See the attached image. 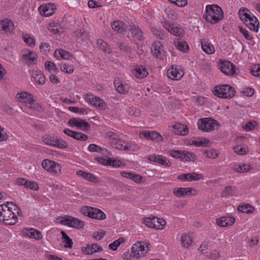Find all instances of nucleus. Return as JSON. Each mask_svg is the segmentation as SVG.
<instances>
[{"label":"nucleus","instance_id":"nucleus-1","mask_svg":"<svg viewBox=\"0 0 260 260\" xmlns=\"http://www.w3.org/2000/svg\"><path fill=\"white\" fill-rule=\"evenodd\" d=\"M21 212L18 206L12 202H7V205H0V221L7 225H14L17 221V215Z\"/></svg>","mask_w":260,"mask_h":260},{"label":"nucleus","instance_id":"nucleus-2","mask_svg":"<svg viewBox=\"0 0 260 260\" xmlns=\"http://www.w3.org/2000/svg\"><path fill=\"white\" fill-rule=\"evenodd\" d=\"M205 13V18L211 24H216L224 18L223 12L217 5H207Z\"/></svg>","mask_w":260,"mask_h":260},{"label":"nucleus","instance_id":"nucleus-3","mask_svg":"<svg viewBox=\"0 0 260 260\" xmlns=\"http://www.w3.org/2000/svg\"><path fill=\"white\" fill-rule=\"evenodd\" d=\"M235 89L228 84L217 85L214 87L213 93L215 95L223 99H231L235 96Z\"/></svg>","mask_w":260,"mask_h":260},{"label":"nucleus","instance_id":"nucleus-4","mask_svg":"<svg viewBox=\"0 0 260 260\" xmlns=\"http://www.w3.org/2000/svg\"><path fill=\"white\" fill-rule=\"evenodd\" d=\"M42 140L46 144L60 149H65L68 146L66 141L58 139L54 135H46L42 137Z\"/></svg>","mask_w":260,"mask_h":260},{"label":"nucleus","instance_id":"nucleus-5","mask_svg":"<svg viewBox=\"0 0 260 260\" xmlns=\"http://www.w3.org/2000/svg\"><path fill=\"white\" fill-rule=\"evenodd\" d=\"M149 250V244L142 241L137 242L133 245L131 248L132 253L137 259L144 256Z\"/></svg>","mask_w":260,"mask_h":260},{"label":"nucleus","instance_id":"nucleus-6","mask_svg":"<svg viewBox=\"0 0 260 260\" xmlns=\"http://www.w3.org/2000/svg\"><path fill=\"white\" fill-rule=\"evenodd\" d=\"M218 122L211 118L200 119L198 122V128L203 131L208 132L214 129L215 125H218Z\"/></svg>","mask_w":260,"mask_h":260},{"label":"nucleus","instance_id":"nucleus-7","mask_svg":"<svg viewBox=\"0 0 260 260\" xmlns=\"http://www.w3.org/2000/svg\"><path fill=\"white\" fill-rule=\"evenodd\" d=\"M60 222L62 224L77 229H82L84 225L83 221L71 216L62 217Z\"/></svg>","mask_w":260,"mask_h":260},{"label":"nucleus","instance_id":"nucleus-8","mask_svg":"<svg viewBox=\"0 0 260 260\" xmlns=\"http://www.w3.org/2000/svg\"><path fill=\"white\" fill-rule=\"evenodd\" d=\"M219 69L225 75L233 76L237 74L238 69L231 62L228 60L220 61Z\"/></svg>","mask_w":260,"mask_h":260},{"label":"nucleus","instance_id":"nucleus-9","mask_svg":"<svg viewBox=\"0 0 260 260\" xmlns=\"http://www.w3.org/2000/svg\"><path fill=\"white\" fill-rule=\"evenodd\" d=\"M42 166L47 171L54 174L60 172L59 164L53 160L44 159L42 161Z\"/></svg>","mask_w":260,"mask_h":260},{"label":"nucleus","instance_id":"nucleus-10","mask_svg":"<svg viewBox=\"0 0 260 260\" xmlns=\"http://www.w3.org/2000/svg\"><path fill=\"white\" fill-rule=\"evenodd\" d=\"M68 124L71 126H76L82 131H88L90 127V124L83 119L73 118L68 121Z\"/></svg>","mask_w":260,"mask_h":260},{"label":"nucleus","instance_id":"nucleus-11","mask_svg":"<svg viewBox=\"0 0 260 260\" xmlns=\"http://www.w3.org/2000/svg\"><path fill=\"white\" fill-rule=\"evenodd\" d=\"M140 136L141 137H143L156 142L162 141L161 135L156 131H144L142 132H140Z\"/></svg>","mask_w":260,"mask_h":260},{"label":"nucleus","instance_id":"nucleus-12","mask_svg":"<svg viewBox=\"0 0 260 260\" xmlns=\"http://www.w3.org/2000/svg\"><path fill=\"white\" fill-rule=\"evenodd\" d=\"M173 192L177 197L182 198L186 196L195 195L196 190L191 187H175Z\"/></svg>","mask_w":260,"mask_h":260},{"label":"nucleus","instance_id":"nucleus-13","mask_svg":"<svg viewBox=\"0 0 260 260\" xmlns=\"http://www.w3.org/2000/svg\"><path fill=\"white\" fill-rule=\"evenodd\" d=\"M56 9V6L54 4L49 3L47 5L40 6L39 10L40 14L42 16L49 17L54 13Z\"/></svg>","mask_w":260,"mask_h":260},{"label":"nucleus","instance_id":"nucleus-14","mask_svg":"<svg viewBox=\"0 0 260 260\" xmlns=\"http://www.w3.org/2000/svg\"><path fill=\"white\" fill-rule=\"evenodd\" d=\"M16 99L19 102L26 104H32L34 102L32 95L27 92H21L16 95Z\"/></svg>","mask_w":260,"mask_h":260},{"label":"nucleus","instance_id":"nucleus-15","mask_svg":"<svg viewBox=\"0 0 260 260\" xmlns=\"http://www.w3.org/2000/svg\"><path fill=\"white\" fill-rule=\"evenodd\" d=\"M14 29L13 22L9 18H5L0 21V29L5 32L11 33Z\"/></svg>","mask_w":260,"mask_h":260},{"label":"nucleus","instance_id":"nucleus-16","mask_svg":"<svg viewBox=\"0 0 260 260\" xmlns=\"http://www.w3.org/2000/svg\"><path fill=\"white\" fill-rule=\"evenodd\" d=\"M177 178L179 180L183 181H197L202 179L203 176L201 174L194 172L192 173H186L179 175L177 176Z\"/></svg>","mask_w":260,"mask_h":260},{"label":"nucleus","instance_id":"nucleus-17","mask_svg":"<svg viewBox=\"0 0 260 260\" xmlns=\"http://www.w3.org/2000/svg\"><path fill=\"white\" fill-rule=\"evenodd\" d=\"M84 253L86 254H92L95 252L103 251V248L97 244H88L82 248Z\"/></svg>","mask_w":260,"mask_h":260},{"label":"nucleus","instance_id":"nucleus-18","mask_svg":"<svg viewBox=\"0 0 260 260\" xmlns=\"http://www.w3.org/2000/svg\"><path fill=\"white\" fill-rule=\"evenodd\" d=\"M152 52L156 58H162L164 55V51L162 49V45L160 42H154L152 47Z\"/></svg>","mask_w":260,"mask_h":260},{"label":"nucleus","instance_id":"nucleus-19","mask_svg":"<svg viewBox=\"0 0 260 260\" xmlns=\"http://www.w3.org/2000/svg\"><path fill=\"white\" fill-rule=\"evenodd\" d=\"M120 175L122 177L129 179L137 183L140 184L144 180L142 176L131 172H121Z\"/></svg>","mask_w":260,"mask_h":260},{"label":"nucleus","instance_id":"nucleus-20","mask_svg":"<svg viewBox=\"0 0 260 260\" xmlns=\"http://www.w3.org/2000/svg\"><path fill=\"white\" fill-rule=\"evenodd\" d=\"M184 73L182 71H179L177 68L172 67L167 71L168 78L172 80H178L183 76Z\"/></svg>","mask_w":260,"mask_h":260},{"label":"nucleus","instance_id":"nucleus-21","mask_svg":"<svg viewBox=\"0 0 260 260\" xmlns=\"http://www.w3.org/2000/svg\"><path fill=\"white\" fill-rule=\"evenodd\" d=\"M150 161L157 162L166 167H170L171 165L170 161L161 155H150L148 156Z\"/></svg>","mask_w":260,"mask_h":260},{"label":"nucleus","instance_id":"nucleus-22","mask_svg":"<svg viewBox=\"0 0 260 260\" xmlns=\"http://www.w3.org/2000/svg\"><path fill=\"white\" fill-rule=\"evenodd\" d=\"M235 220V218L233 216H223L216 219V223L219 226L225 227L232 225Z\"/></svg>","mask_w":260,"mask_h":260},{"label":"nucleus","instance_id":"nucleus-23","mask_svg":"<svg viewBox=\"0 0 260 260\" xmlns=\"http://www.w3.org/2000/svg\"><path fill=\"white\" fill-rule=\"evenodd\" d=\"M202 50L208 54H212L215 52L214 46L208 39H203L201 41Z\"/></svg>","mask_w":260,"mask_h":260},{"label":"nucleus","instance_id":"nucleus-24","mask_svg":"<svg viewBox=\"0 0 260 260\" xmlns=\"http://www.w3.org/2000/svg\"><path fill=\"white\" fill-rule=\"evenodd\" d=\"M251 30L255 32H257L259 26V23L256 17L254 15L252 16L249 19L244 23Z\"/></svg>","mask_w":260,"mask_h":260},{"label":"nucleus","instance_id":"nucleus-25","mask_svg":"<svg viewBox=\"0 0 260 260\" xmlns=\"http://www.w3.org/2000/svg\"><path fill=\"white\" fill-rule=\"evenodd\" d=\"M173 133L176 135L185 136L188 133V128L186 125L176 123L173 126Z\"/></svg>","mask_w":260,"mask_h":260},{"label":"nucleus","instance_id":"nucleus-26","mask_svg":"<svg viewBox=\"0 0 260 260\" xmlns=\"http://www.w3.org/2000/svg\"><path fill=\"white\" fill-rule=\"evenodd\" d=\"M129 30L133 37H135L139 41L144 40L143 31L139 26L135 25H130Z\"/></svg>","mask_w":260,"mask_h":260},{"label":"nucleus","instance_id":"nucleus-27","mask_svg":"<svg viewBox=\"0 0 260 260\" xmlns=\"http://www.w3.org/2000/svg\"><path fill=\"white\" fill-rule=\"evenodd\" d=\"M22 58L25 60L26 63L31 64L37 60L38 55L35 52L29 51L27 53L22 55Z\"/></svg>","mask_w":260,"mask_h":260},{"label":"nucleus","instance_id":"nucleus-28","mask_svg":"<svg viewBox=\"0 0 260 260\" xmlns=\"http://www.w3.org/2000/svg\"><path fill=\"white\" fill-rule=\"evenodd\" d=\"M115 87L118 92L121 94H125L129 90L128 85L124 82H120L116 83L114 82Z\"/></svg>","mask_w":260,"mask_h":260},{"label":"nucleus","instance_id":"nucleus-29","mask_svg":"<svg viewBox=\"0 0 260 260\" xmlns=\"http://www.w3.org/2000/svg\"><path fill=\"white\" fill-rule=\"evenodd\" d=\"M239 15L240 19L244 23L247 22V20L250 19L253 15H251L249 11L245 8H242L239 10Z\"/></svg>","mask_w":260,"mask_h":260},{"label":"nucleus","instance_id":"nucleus-30","mask_svg":"<svg viewBox=\"0 0 260 260\" xmlns=\"http://www.w3.org/2000/svg\"><path fill=\"white\" fill-rule=\"evenodd\" d=\"M76 174L91 182H98V179L96 177L90 173L84 172L83 171H78L76 172Z\"/></svg>","mask_w":260,"mask_h":260},{"label":"nucleus","instance_id":"nucleus-31","mask_svg":"<svg viewBox=\"0 0 260 260\" xmlns=\"http://www.w3.org/2000/svg\"><path fill=\"white\" fill-rule=\"evenodd\" d=\"M134 71L135 76L139 79H143L146 77L148 74L147 69L142 66H137L135 68Z\"/></svg>","mask_w":260,"mask_h":260},{"label":"nucleus","instance_id":"nucleus-32","mask_svg":"<svg viewBox=\"0 0 260 260\" xmlns=\"http://www.w3.org/2000/svg\"><path fill=\"white\" fill-rule=\"evenodd\" d=\"M174 43L176 47L182 52H186L189 49L187 42L181 39H178Z\"/></svg>","mask_w":260,"mask_h":260},{"label":"nucleus","instance_id":"nucleus-33","mask_svg":"<svg viewBox=\"0 0 260 260\" xmlns=\"http://www.w3.org/2000/svg\"><path fill=\"white\" fill-rule=\"evenodd\" d=\"M94 211H98V208L89 206L83 207L80 210L83 214L92 219L94 218Z\"/></svg>","mask_w":260,"mask_h":260},{"label":"nucleus","instance_id":"nucleus-34","mask_svg":"<svg viewBox=\"0 0 260 260\" xmlns=\"http://www.w3.org/2000/svg\"><path fill=\"white\" fill-rule=\"evenodd\" d=\"M35 82L39 85H43L46 82L44 75L41 72L36 71L32 74Z\"/></svg>","mask_w":260,"mask_h":260},{"label":"nucleus","instance_id":"nucleus-35","mask_svg":"<svg viewBox=\"0 0 260 260\" xmlns=\"http://www.w3.org/2000/svg\"><path fill=\"white\" fill-rule=\"evenodd\" d=\"M54 56L57 59H67L70 58V56L72 55L70 54V53L66 51H64L62 49H57L54 52Z\"/></svg>","mask_w":260,"mask_h":260},{"label":"nucleus","instance_id":"nucleus-36","mask_svg":"<svg viewBox=\"0 0 260 260\" xmlns=\"http://www.w3.org/2000/svg\"><path fill=\"white\" fill-rule=\"evenodd\" d=\"M237 209L239 212L245 213H250L254 211V208L250 204H246L239 205Z\"/></svg>","mask_w":260,"mask_h":260},{"label":"nucleus","instance_id":"nucleus-37","mask_svg":"<svg viewBox=\"0 0 260 260\" xmlns=\"http://www.w3.org/2000/svg\"><path fill=\"white\" fill-rule=\"evenodd\" d=\"M88 150L90 152H96L101 153L103 154H106L108 152V150L106 148H102L101 147L94 144H90L88 146Z\"/></svg>","mask_w":260,"mask_h":260},{"label":"nucleus","instance_id":"nucleus-38","mask_svg":"<svg viewBox=\"0 0 260 260\" xmlns=\"http://www.w3.org/2000/svg\"><path fill=\"white\" fill-rule=\"evenodd\" d=\"M26 234L29 237L36 240H39L42 238V233L38 230L34 229L28 230Z\"/></svg>","mask_w":260,"mask_h":260},{"label":"nucleus","instance_id":"nucleus-39","mask_svg":"<svg viewBox=\"0 0 260 260\" xmlns=\"http://www.w3.org/2000/svg\"><path fill=\"white\" fill-rule=\"evenodd\" d=\"M111 26L114 30L117 31L118 33H122L124 30L123 23L120 21H115L113 22Z\"/></svg>","mask_w":260,"mask_h":260},{"label":"nucleus","instance_id":"nucleus-40","mask_svg":"<svg viewBox=\"0 0 260 260\" xmlns=\"http://www.w3.org/2000/svg\"><path fill=\"white\" fill-rule=\"evenodd\" d=\"M151 31L153 35L160 40H164L166 37L165 32L160 28L152 27Z\"/></svg>","mask_w":260,"mask_h":260},{"label":"nucleus","instance_id":"nucleus-41","mask_svg":"<svg viewBox=\"0 0 260 260\" xmlns=\"http://www.w3.org/2000/svg\"><path fill=\"white\" fill-rule=\"evenodd\" d=\"M154 228L157 229H162L166 224V221L162 218H159L157 217H153Z\"/></svg>","mask_w":260,"mask_h":260},{"label":"nucleus","instance_id":"nucleus-42","mask_svg":"<svg viewBox=\"0 0 260 260\" xmlns=\"http://www.w3.org/2000/svg\"><path fill=\"white\" fill-rule=\"evenodd\" d=\"M60 70L67 74H72L74 70V66L67 63H61L59 64Z\"/></svg>","mask_w":260,"mask_h":260},{"label":"nucleus","instance_id":"nucleus-43","mask_svg":"<svg viewBox=\"0 0 260 260\" xmlns=\"http://www.w3.org/2000/svg\"><path fill=\"white\" fill-rule=\"evenodd\" d=\"M181 242L183 246L187 248L191 245L192 239L188 235L184 234L181 236Z\"/></svg>","mask_w":260,"mask_h":260},{"label":"nucleus","instance_id":"nucleus-44","mask_svg":"<svg viewBox=\"0 0 260 260\" xmlns=\"http://www.w3.org/2000/svg\"><path fill=\"white\" fill-rule=\"evenodd\" d=\"M111 145L114 148L121 150H125V142L120 140L115 139L113 141H111Z\"/></svg>","mask_w":260,"mask_h":260},{"label":"nucleus","instance_id":"nucleus-45","mask_svg":"<svg viewBox=\"0 0 260 260\" xmlns=\"http://www.w3.org/2000/svg\"><path fill=\"white\" fill-rule=\"evenodd\" d=\"M97 43L99 45V47L104 52L108 54L111 53V50L109 48L108 44L102 39L98 40Z\"/></svg>","mask_w":260,"mask_h":260},{"label":"nucleus","instance_id":"nucleus-46","mask_svg":"<svg viewBox=\"0 0 260 260\" xmlns=\"http://www.w3.org/2000/svg\"><path fill=\"white\" fill-rule=\"evenodd\" d=\"M181 159L185 161H193L195 159V155L191 152L182 151Z\"/></svg>","mask_w":260,"mask_h":260},{"label":"nucleus","instance_id":"nucleus-47","mask_svg":"<svg viewBox=\"0 0 260 260\" xmlns=\"http://www.w3.org/2000/svg\"><path fill=\"white\" fill-rule=\"evenodd\" d=\"M210 143V141L208 139H199L197 140H192L191 141V145H194L198 147H205L207 146V145Z\"/></svg>","mask_w":260,"mask_h":260},{"label":"nucleus","instance_id":"nucleus-48","mask_svg":"<svg viewBox=\"0 0 260 260\" xmlns=\"http://www.w3.org/2000/svg\"><path fill=\"white\" fill-rule=\"evenodd\" d=\"M22 39L24 42L28 46H34L35 44V39L29 34H25L22 35Z\"/></svg>","mask_w":260,"mask_h":260},{"label":"nucleus","instance_id":"nucleus-49","mask_svg":"<svg viewBox=\"0 0 260 260\" xmlns=\"http://www.w3.org/2000/svg\"><path fill=\"white\" fill-rule=\"evenodd\" d=\"M62 239L65 243L64 246L67 248H71L73 246V242L72 239L68 236V235L63 231L61 232Z\"/></svg>","mask_w":260,"mask_h":260},{"label":"nucleus","instance_id":"nucleus-50","mask_svg":"<svg viewBox=\"0 0 260 260\" xmlns=\"http://www.w3.org/2000/svg\"><path fill=\"white\" fill-rule=\"evenodd\" d=\"M125 240L123 238H120L114 241L113 243L109 245V248L112 250L115 251L117 250V247L120 245L121 243L124 242Z\"/></svg>","mask_w":260,"mask_h":260},{"label":"nucleus","instance_id":"nucleus-51","mask_svg":"<svg viewBox=\"0 0 260 260\" xmlns=\"http://www.w3.org/2000/svg\"><path fill=\"white\" fill-rule=\"evenodd\" d=\"M251 169V166L248 164H243L239 165L234 170L238 173H243L246 172H248Z\"/></svg>","mask_w":260,"mask_h":260},{"label":"nucleus","instance_id":"nucleus-52","mask_svg":"<svg viewBox=\"0 0 260 260\" xmlns=\"http://www.w3.org/2000/svg\"><path fill=\"white\" fill-rule=\"evenodd\" d=\"M235 190V187L231 186H228L224 188L221 192V196L222 197H228L231 196L234 191Z\"/></svg>","mask_w":260,"mask_h":260},{"label":"nucleus","instance_id":"nucleus-53","mask_svg":"<svg viewBox=\"0 0 260 260\" xmlns=\"http://www.w3.org/2000/svg\"><path fill=\"white\" fill-rule=\"evenodd\" d=\"M204 155L209 158L215 159L218 156V154L214 149L206 150L204 152Z\"/></svg>","mask_w":260,"mask_h":260},{"label":"nucleus","instance_id":"nucleus-54","mask_svg":"<svg viewBox=\"0 0 260 260\" xmlns=\"http://www.w3.org/2000/svg\"><path fill=\"white\" fill-rule=\"evenodd\" d=\"M140 147L136 144L129 143L125 146L124 151H136L140 149Z\"/></svg>","mask_w":260,"mask_h":260},{"label":"nucleus","instance_id":"nucleus-55","mask_svg":"<svg viewBox=\"0 0 260 260\" xmlns=\"http://www.w3.org/2000/svg\"><path fill=\"white\" fill-rule=\"evenodd\" d=\"M98 97L91 94H87L85 100L87 103L94 106V103L96 102Z\"/></svg>","mask_w":260,"mask_h":260},{"label":"nucleus","instance_id":"nucleus-56","mask_svg":"<svg viewBox=\"0 0 260 260\" xmlns=\"http://www.w3.org/2000/svg\"><path fill=\"white\" fill-rule=\"evenodd\" d=\"M106 217V214L101 210L98 209V211H94V218L98 220H103Z\"/></svg>","mask_w":260,"mask_h":260},{"label":"nucleus","instance_id":"nucleus-57","mask_svg":"<svg viewBox=\"0 0 260 260\" xmlns=\"http://www.w3.org/2000/svg\"><path fill=\"white\" fill-rule=\"evenodd\" d=\"M88 33L83 29H79L77 31V36L81 38L82 41L87 40L88 38Z\"/></svg>","mask_w":260,"mask_h":260},{"label":"nucleus","instance_id":"nucleus-58","mask_svg":"<svg viewBox=\"0 0 260 260\" xmlns=\"http://www.w3.org/2000/svg\"><path fill=\"white\" fill-rule=\"evenodd\" d=\"M25 188H29L34 190L39 189L38 184L35 181H27Z\"/></svg>","mask_w":260,"mask_h":260},{"label":"nucleus","instance_id":"nucleus-59","mask_svg":"<svg viewBox=\"0 0 260 260\" xmlns=\"http://www.w3.org/2000/svg\"><path fill=\"white\" fill-rule=\"evenodd\" d=\"M251 74L256 77H260V64H256L250 69Z\"/></svg>","mask_w":260,"mask_h":260},{"label":"nucleus","instance_id":"nucleus-60","mask_svg":"<svg viewBox=\"0 0 260 260\" xmlns=\"http://www.w3.org/2000/svg\"><path fill=\"white\" fill-rule=\"evenodd\" d=\"M73 138L77 140L85 141L88 139V136L81 132H76Z\"/></svg>","mask_w":260,"mask_h":260},{"label":"nucleus","instance_id":"nucleus-61","mask_svg":"<svg viewBox=\"0 0 260 260\" xmlns=\"http://www.w3.org/2000/svg\"><path fill=\"white\" fill-rule=\"evenodd\" d=\"M97 100L96 102L94 103V106L100 110L105 109L106 107L105 103L99 97Z\"/></svg>","mask_w":260,"mask_h":260},{"label":"nucleus","instance_id":"nucleus-62","mask_svg":"<svg viewBox=\"0 0 260 260\" xmlns=\"http://www.w3.org/2000/svg\"><path fill=\"white\" fill-rule=\"evenodd\" d=\"M49 29L54 34H58L61 33L57 23H51L49 25Z\"/></svg>","mask_w":260,"mask_h":260},{"label":"nucleus","instance_id":"nucleus-63","mask_svg":"<svg viewBox=\"0 0 260 260\" xmlns=\"http://www.w3.org/2000/svg\"><path fill=\"white\" fill-rule=\"evenodd\" d=\"M128 114L131 116L138 117L141 114V111L136 107H131L128 110Z\"/></svg>","mask_w":260,"mask_h":260},{"label":"nucleus","instance_id":"nucleus-64","mask_svg":"<svg viewBox=\"0 0 260 260\" xmlns=\"http://www.w3.org/2000/svg\"><path fill=\"white\" fill-rule=\"evenodd\" d=\"M233 150L238 154L243 155L246 153L247 149L240 146H236L233 147Z\"/></svg>","mask_w":260,"mask_h":260}]
</instances>
